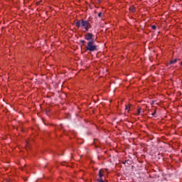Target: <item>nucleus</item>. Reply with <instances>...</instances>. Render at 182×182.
Here are the masks:
<instances>
[{
	"label": "nucleus",
	"instance_id": "9b49d317",
	"mask_svg": "<svg viewBox=\"0 0 182 182\" xmlns=\"http://www.w3.org/2000/svg\"><path fill=\"white\" fill-rule=\"evenodd\" d=\"M80 43H82V45H85V40H81V41H80Z\"/></svg>",
	"mask_w": 182,
	"mask_h": 182
},
{
	"label": "nucleus",
	"instance_id": "39448f33",
	"mask_svg": "<svg viewBox=\"0 0 182 182\" xmlns=\"http://www.w3.org/2000/svg\"><path fill=\"white\" fill-rule=\"evenodd\" d=\"M129 11H130V12H135L136 8H134V6H131V7H129Z\"/></svg>",
	"mask_w": 182,
	"mask_h": 182
},
{
	"label": "nucleus",
	"instance_id": "f03ea898",
	"mask_svg": "<svg viewBox=\"0 0 182 182\" xmlns=\"http://www.w3.org/2000/svg\"><path fill=\"white\" fill-rule=\"evenodd\" d=\"M97 48V46L95 44V41H89L87 42L85 49L89 52H96V50H98Z\"/></svg>",
	"mask_w": 182,
	"mask_h": 182
},
{
	"label": "nucleus",
	"instance_id": "423d86ee",
	"mask_svg": "<svg viewBox=\"0 0 182 182\" xmlns=\"http://www.w3.org/2000/svg\"><path fill=\"white\" fill-rule=\"evenodd\" d=\"M141 110V108H139V109H138L137 112H136V116L140 115Z\"/></svg>",
	"mask_w": 182,
	"mask_h": 182
},
{
	"label": "nucleus",
	"instance_id": "9d476101",
	"mask_svg": "<svg viewBox=\"0 0 182 182\" xmlns=\"http://www.w3.org/2000/svg\"><path fill=\"white\" fill-rule=\"evenodd\" d=\"M97 181L98 182H103L104 181H103V179H102V178H100L97 179Z\"/></svg>",
	"mask_w": 182,
	"mask_h": 182
},
{
	"label": "nucleus",
	"instance_id": "f257e3e1",
	"mask_svg": "<svg viewBox=\"0 0 182 182\" xmlns=\"http://www.w3.org/2000/svg\"><path fill=\"white\" fill-rule=\"evenodd\" d=\"M75 26L77 28H81L82 29H85L86 31H89L90 28H92V25L87 20L81 19L80 21H77L75 23Z\"/></svg>",
	"mask_w": 182,
	"mask_h": 182
},
{
	"label": "nucleus",
	"instance_id": "4468645a",
	"mask_svg": "<svg viewBox=\"0 0 182 182\" xmlns=\"http://www.w3.org/2000/svg\"><path fill=\"white\" fill-rule=\"evenodd\" d=\"M41 4V1L37 2V5H39Z\"/></svg>",
	"mask_w": 182,
	"mask_h": 182
},
{
	"label": "nucleus",
	"instance_id": "1a4fd4ad",
	"mask_svg": "<svg viewBox=\"0 0 182 182\" xmlns=\"http://www.w3.org/2000/svg\"><path fill=\"white\" fill-rule=\"evenodd\" d=\"M126 110H128V112H129V110H130V106L129 105L126 106Z\"/></svg>",
	"mask_w": 182,
	"mask_h": 182
},
{
	"label": "nucleus",
	"instance_id": "20e7f679",
	"mask_svg": "<svg viewBox=\"0 0 182 182\" xmlns=\"http://www.w3.org/2000/svg\"><path fill=\"white\" fill-rule=\"evenodd\" d=\"M105 173V171L102 169L99 171L98 176H99L100 178H102V177H103V173Z\"/></svg>",
	"mask_w": 182,
	"mask_h": 182
},
{
	"label": "nucleus",
	"instance_id": "7ed1b4c3",
	"mask_svg": "<svg viewBox=\"0 0 182 182\" xmlns=\"http://www.w3.org/2000/svg\"><path fill=\"white\" fill-rule=\"evenodd\" d=\"M85 41H87V42H95V35L92 33H87L85 35Z\"/></svg>",
	"mask_w": 182,
	"mask_h": 182
},
{
	"label": "nucleus",
	"instance_id": "f8f14e48",
	"mask_svg": "<svg viewBox=\"0 0 182 182\" xmlns=\"http://www.w3.org/2000/svg\"><path fill=\"white\" fill-rule=\"evenodd\" d=\"M151 28L154 30L156 29V26H154V25L151 26Z\"/></svg>",
	"mask_w": 182,
	"mask_h": 182
},
{
	"label": "nucleus",
	"instance_id": "0eeeda50",
	"mask_svg": "<svg viewBox=\"0 0 182 182\" xmlns=\"http://www.w3.org/2000/svg\"><path fill=\"white\" fill-rule=\"evenodd\" d=\"M176 62H177V59H175L174 60L171 61L170 65H173V64L176 63Z\"/></svg>",
	"mask_w": 182,
	"mask_h": 182
},
{
	"label": "nucleus",
	"instance_id": "ddd939ff",
	"mask_svg": "<svg viewBox=\"0 0 182 182\" xmlns=\"http://www.w3.org/2000/svg\"><path fill=\"white\" fill-rule=\"evenodd\" d=\"M156 114V111L151 114L152 116H154Z\"/></svg>",
	"mask_w": 182,
	"mask_h": 182
},
{
	"label": "nucleus",
	"instance_id": "6e6552de",
	"mask_svg": "<svg viewBox=\"0 0 182 182\" xmlns=\"http://www.w3.org/2000/svg\"><path fill=\"white\" fill-rule=\"evenodd\" d=\"M102 16H103V13L100 12V13L98 14V17H99V18H102Z\"/></svg>",
	"mask_w": 182,
	"mask_h": 182
}]
</instances>
